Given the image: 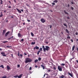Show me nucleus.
<instances>
[{
    "instance_id": "ddd939ff",
    "label": "nucleus",
    "mask_w": 78,
    "mask_h": 78,
    "mask_svg": "<svg viewBox=\"0 0 78 78\" xmlns=\"http://www.w3.org/2000/svg\"><path fill=\"white\" fill-rule=\"evenodd\" d=\"M66 33H68V34H70V33H69V31L67 29H66Z\"/></svg>"
},
{
    "instance_id": "603ef678",
    "label": "nucleus",
    "mask_w": 78,
    "mask_h": 78,
    "mask_svg": "<svg viewBox=\"0 0 78 78\" xmlns=\"http://www.w3.org/2000/svg\"><path fill=\"white\" fill-rule=\"evenodd\" d=\"M51 27H52V26L51 25L50 26V28H51Z\"/></svg>"
},
{
    "instance_id": "473e14b6",
    "label": "nucleus",
    "mask_w": 78,
    "mask_h": 78,
    "mask_svg": "<svg viewBox=\"0 0 78 78\" xmlns=\"http://www.w3.org/2000/svg\"><path fill=\"white\" fill-rule=\"evenodd\" d=\"M6 47H7V48H9L10 47H11V46H6Z\"/></svg>"
},
{
    "instance_id": "7c9ffc66",
    "label": "nucleus",
    "mask_w": 78,
    "mask_h": 78,
    "mask_svg": "<svg viewBox=\"0 0 78 78\" xmlns=\"http://www.w3.org/2000/svg\"><path fill=\"white\" fill-rule=\"evenodd\" d=\"M67 38L68 39H70V36L67 37Z\"/></svg>"
},
{
    "instance_id": "6e6d98bb",
    "label": "nucleus",
    "mask_w": 78,
    "mask_h": 78,
    "mask_svg": "<svg viewBox=\"0 0 78 78\" xmlns=\"http://www.w3.org/2000/svg\"><path fill=\"white\" fill-rule=\"evenodd\" d=\"M14 2L15 3H16V1L15 0H14Z\"/></svg>"
},
{
    "instance_id": "7ed1b4c3",
    "label": "nucleus",
    "mask_w": 78,
    "mask_h": 78,
    "mask_svg": "<svg viewBox=\"0 0 78 78\" xmlns=\"http://www.w3.org/2000/svg\"><path fill=\"white\" fill-rule=\"evenodd\" d=\"M23 75V74H21L19 76H18V75H16L15 76H13V77L14 78H21V77Z\"/></svg>"
},
{
    "instance_id": "39448f33",
    "label": "nucleus",
    "mask_w": 78,
    "mask_h": 78,
    "mask_svg": "<svg viewBox=\"0 0 78 78\" xmlns=\"http://www.w3.org/2000/svg\"><path fill=\"white\" fill-rule=\"evenodd\" d=\"M41 20L42 23H44V22H45V19H41Z\"/></svg>"
},
{
    "instance_id": "f704fd0d",
    "label": "nucleus",
    "mask_w": 78,
    "mask_h": 78,
    "mask_svg": "<svg viewBox=\"0 0 78 78\" xmlns=\"http://www.w3.org/2000/svg\"><path fill=\"white\" fill-rule=\"evenodd\" d=\"M3 54H5V53H4V52H1V54L2 55H3Z\"/></svg>"
},
{
    "instance_id": "6e6552de",
    "label": "nucleus",
    "mask_w": 78,
    "mask_h": 78,
    "mask_svg": "<svg viewBox=\"0 0 78 78\" xmlns=\"http://www.w3.org/2000/svg\"><path fill=\"white\" fill-rule=\"evenodd\" d=\"M16 9L17 10V11L18 12L19 14H21V13H22V12H21V11L20 10H19L18 9L16 8Z\"/></svg>"
},
{
    "instance_id": "3c124183",
    "label": "nucleus",
    "mask_w": 78,
    "mask_h": 78,
    "mask_svg": "<svg viewBox=\"0 0 78 78\" xmlns=\"http://www.w3.org/2000/svg\"><path fill=\"white\" fill-rule=\"evenodd\" d=\"M67 19H70V18L69 17H67Z\"/></svg>"
},
{
    "instance_id": "13d9d810",
    "label": "nucleus",
    "mask_w": 78,
    "mask_h": 78,
    "mask_svg": "<svg viewBox=\"0 0 78 78\" xmlns=\"http://www.w3.org/2000/svg\"><path fill=\"white\" fill-rule=\"evenodd\" d=\"M68 6L69 7H70V5H69V4H68Z\"/></svg>"
},
{
    "instance_id": "423d86ee",
    "label": "nucleus",
    "mask_w": 78,
    "mask_h": 78,
    "mask_svg": "<svg viewBox=\"0 0 78 78\" xmlns=\"http://www.w3.org/2000/svg\"><path fill=\"white\" fill-rule=\"evenodd\" d=\"M39 47L36 46V47H34V50H36H36H38V49H39Z\"/></svg>"
},
{
    "instance_id": "9b49d317",
    "label": "nucleus",
    "mask_w": 78,
    "mask_h": 78,
    "mask_svg": "<svg viewBox=\"0 0 78 78\" xmlns=\"http://www.w3.org/2000/svg\"><path fill=\"white\" fill-rule=\"evenodd\" d=\"M65 75H62V76H59V78H65Z\"/></svg>"
},
{
    "instance_id": "2f4dec72",
    "label": "nucleus",
    "mask_w": 78,
    "mask_h": 78,
    "mask_svg": "<svg viewBox=\"0 0 78 78\" xmlns=\"http://www.w3.org/2000/svg\"><path fill=\"white\" fill-rule=\"evenodd\" d=\"M39 50L40 51H42V48H40Z\"/></svg>"
},
{
    "instance_id": "338daca9",
    "label": "nucleus",
    "mask_w": 78,
    "mask_h": 78,
    "mask_svg": "<svg viewBox=\"0 0 78 78\" xmlns=\"http://www.w3.org/2000/svg\"><path fill=\"white\" fill-rule=\"evenodd\" d=\"M12 57L13 56V54H12L11 55Z\"/></svg>"
},
{
    "instance_id": "a19ab883",
    "label": "nucleus",
    "mask_w": 78,
    "mask_h": 78,
    "mask_svg": "<svg viewBox=\"0 0 78 78\" xmlns=\"http://www.w3.org/2000/svg\"><path fill=\"white\" fill-rule=\"evenodd\" d=\"M56 67H53V69H54V70H56Z\"/></svg>"
},
{
    "instance_id": "e2e57ef3",
    "label": "nucleus",
    "mask_w": 78,
    "mask_h": 78,
    "mask_svg": "<svg viewBox=\"0 0 78 78\" xmlns=\"http://www.w3.org/2000/svg\"><path fill=\"white\" fill-rule=\"evenodd\" d=\"M38 52L39 53H40V52H41V51L40 50Z\"/></svg>"
},
{
    "instance_id": "1a4fd4ad",
    "label": "nucleus",
    "mask_w": 78,
    "mask_h": 78,
    "mask_svg": "<svg viewBox=\"0 0 78 78\" xmlns=\"http://www.w3.org/2000/svg\"><path fill=\"white\" fill-rule=\"evenodd\" d=\"M6 33V30H3V32H2V35H5V34Z\"/></svg>"
},
{
    "instance_id": "5701e85b",
    "label": "nucleus",
    "mask_w": 78,
    "mask_h": 78,
    "mask_svg": "<svg viewBox=\"0 0 78 78\" xmlns=\"http://www.w3.org/2000/svg\"><path fill=\"white\" fill-rule=\"evenodd\" d=\"M64 12L66 14L68 15V13H67L66 11V10H64Z\"/></svg>"
},
{
    "instance_id": "49530a36",
    "label": "nucleus",
    "mask_w": 78,
    "mask_h": 78,
    "mask_svg": "<svg viewBox=\"0 0 78 78\" xmlns=\"http://www.w3.org/2000/svg\"><path fill=\"white\" fill-rule=\"evenodd\" d=\"M12 39V38H11V37L9 38L8 39L9 40H10V39Z\"/></svg>"
},
{
    "instance_id": "72a5a7b5",
    "label": "nucleus",
    "mask_w": 78,
    "mask_h": 78,
    "mask_svg": "<svg viewBox=\"0 0 78 78\" xmlns=\"http://www.w3.org/2000/svg\"><path fill=\"white\" fill-rule=\"evenodd\" d=\"M27 22H30V20H27Z\"/></svg>"
},
{
    "instance_id": "4c0bfd02",
    "label": "nucleus",
    "mask_w": 78,
    "mask_h": 78,
    "mask_svg": "<svg viewBox=\"0 0 78 78\" xmlns=\"http://www.w3.org/2000/svg\"><path fill=\"white\" fill-rule=\"evenodd\" d=\"M52 5H55V3H52Z\"/></svg>"
},
{
    "instance_id": "a18cd8bd",
    "label": "nucleus",
    "mask_w": 78,
    "mask_h": 78,
    "mask_svg": "<svg viewBox=\"0 0 78 78\" xmlns=\"http://www.w3.org/2000/svg\"><path fill=\"white\" fill-rule=\"evenodd\" d=\"M20 56L21 57H22V56H23V55H22V54H20Z\"/></svg>"
},
{
    "instance_id": "bf43d9fd",
    "label": "nucleus",
    "mask_w": 78,
    "mask_h": 78,
    "mask_svg": "<svg viewBox=\"0 0 78 78\" xmlns=\"http://www.w3.org/2000/svg\"><path fill=\"white\" fill-rule=\"evenodd\" d=\"M37 55H39V52H37Z\"/></svg>"
},
{
    "instance_id": "c756f323",
    "label": "nucleus",
    "mask_w": 78,
    "mask_h": 78,
    "mask_svg": "<svg viewBox=\"0 0 78 78\" xmlns=\"http://www.w3.org/2000/svg\"><path fill=\"white\" fill-rule=\"evenodd\" d=\"M2 43H4V44H5V43H6V42H8V41H2Z\"/></svg>"
},
{
    "instance_id": "e433bc0d",
    "label": "nucleus",
    "mask_w": 78,
    "mask_h": 78,
    "mask_svg": "<svg viewBox=\"0 0 78 78\" xmlns=\"http://www.w3.org/2000/svg\"><path fill=\"white\" fill-rule=\"evenodd\" d=\"M75 34H76V35H78V32H76L75 33Z\"/></svg>"
},
{
    "instance_id": "680f3d73",
    "label": "nucleus",
    "mask_w": 78,
    "mask_h": 78,
    "mask_svg": "<svg viewBox=\"0 0 78 78\" xmlns=\"http://www.w3.org/2000/svg\"><path fill=\"white\" fill-rule=\"evenodd\" d=\"M9 3H10V4H11V2H10V1H9Z\"/></svg>"
},
{
    "instance_id": "5fc2aeb1",
    "label": "nucleus",
    "mask_w": 78,
    "mask_h": 78,
    "mask_svg": "<svg viewBox=\"0 0 78 78\" xmlns=\"http://www.w3.org/2000/svg\"><path fill=\"white\" fill-rule=\"evenodd\" d=\"M21 11H22V12H23V9H21Z\"/></svg>"
},
{
    "instance_id": "4d7b16f0",
    "label": "nucleus",
    "mask_w": 78,
    "mask_h": 78,
    "mask_svg": "<svg viewBox=\"0 0 78 78\" xmlns=\"http://www.w3.org/2000/svg\"><path fill=\"white\" fill-rule=\"evenodd\" d=\"M23 25H25V23H23Z\"/></svg>"
},
{
    "instance_id": "de8ad7c7",
    "label": "nucleus",
    "mask_w": 78,
    "mask_h": 78,
    "mask_svg": "<svg viewBox=\"0 0 78 78\" xmlns=\"http://www.w3.org/2000/svg\"><path fill=\"white\" fill-rule=\"evenodd\" d=\"M71 42H73V39H71Z\"/></svg>"
},
{
    "instance_id": "c03bdc74",
    "label": "nucleus",
    "mask_w": 78,
    "mask_h": 78,
    "mask_svg": "<svg viewBox=\"0 0 78 78\" xmlns=\"http://www.w3.org/2000/svg\"><path fill=\"white\" fill-rule=\"evenodd\" d=\"M31 67H30V68H29V70H31Z\"/></svg>"
},
{
    "instance_id": "0e129e2a",
    "label": "nucleus",
    "mask_w": 78,
    "mask_h": 78,
    "mask_svg": "<svg viewBox=\"0 0 78 78\" xmlns=\"http://www.w3.org/2000/svg\"><path fill=\"white\" fill-rule=\"evenodd\" d=\"M24 54L25 55H27V54H26V53H25Z\"/></svg>"
},
{
    "instance_id": "c85d7f7f",
    "label": "nucleus",
    "mask_w": 78,
    "mask_h": 78,
    "mask_svg": "<svg viewBox=\"0 0 78 78\" xmlns=\"http://www.w3.org/2000/svg\"><path fill=\"white\" fill-rule=\"evenodd\" d=\"M41 57H39L38 58V61H41Z\"/></svg>"
},
{
    "instance_id": "4468645a",
    "label": "nucleus",
    "mask_w": 78,
    "mask_h": 78,
    "mask_svg": "<svg viewBox=\"0 0 78 78\" xmlns=\"http://www.w3.org/2000/svg\"><path fill=\"white\" fill-rule=\"evenodd\" d=\"M75 46L74 45L72 48V51H73V50H74V49H75Z\"/></svg>"
},
{
    "instance_id": "58836bf2",
    "label": "nucleus",
    "mask_w": 78,
    "mask_h": 78,
    "mask_svg": "<svg viewBox=\"0 0 78 78\" xmlns=\"http://www.w3.org/2000/svg\"><path fill=\"white\" fill-rule=\"evenodd\" d=\"M21 41L22 42H23V39H22L21 40Z\"/></svg>"
},
{
    "instance_id": "f257e3e1",
    "label": "nucleus",
    "mask_w": 78,
    "mask_h": 78,
    "mask_svg": "<svg viewBox=\"0 0 78 78\" xmlns=\"http://www.w3.org/2000/svg\"><path fill=\"white\" fill-rule=\"evenodd\" d=\"M45 47L46 48H45V46L44 45H43L42 46L44 52H46V51H48V50H50V47H49L46 46Z\"/></svg>"
},
{
    "instance_id": "a211bd4d",
    "label": "nucleus",
    "mask_w": 78,
    "mask_h": 78,
    "mask_svg": "<svg viewBox=\"0 0 78 78\" xmlns=\"http://www.w3.org/2000/svg\"><path fill=\"white\" fill-rule=\"evenodd\" d=\"M61 66H65V64L64 63H62L61 64H60Z\"/></svg>"
},
{
    "instance_id": "69168bd1",
    "label": "nucleus",
    "mask_w": 78,
    "mask_h": 78,
    "mask_svg": "<svg viewBox=\"0 0 78 78\" xmlns=\"http://www.w3.org/2000/svg\"><path fill=\"white\" fill-rule=\"evenodd\" d=\"M11 37L12 38H13V37H14V36H12V37Z\"/></svg>"
},
{
    "instance_id": "f3484780",
    "label": "nucleus",
    "mask_w": 78,
    "mask_h": 78,
    "mask_svg": "<svg viewBox=\"0 0 78 78\" xmlns=\"http://www.w3.org/2000/svg\"><path fill=\"white\" fill-rule=\"evenodd\" d=\"M2 12H1V14L0 15V17H3V14H2Z\"/></svg>"
},
{
    "instance_id": "4be33fe9",
    "label": "nucleus",
    "mask_w": 78,
    "mask_h": 78,
    "mask_svg": "<svg viewBox=\"0 0 78 78\" xmlns=\"http://www.w3.org/2000/svg\"><path fill=\"white\" fill-rule=\"evenodd\" d=\"M58 1L57 0H55V1H53V2H54L55 3H58Z\"/></svg>"
},
{
    "instance_id": "20e7f679",
    "label": "nucleus",
    "mask_w": 78,
    "mask_h": 78,
    "mask_svg": "<svg viewBox=\"0 0 78 78\" xmlns=\"http://www.w3.org/2000/svg\"><path fill=\"white\" fill-rule=\"evenodd\" d=\"M58 70L59 71H60L61 72V71H62V67H61L60 66H58Z\"/></svg>"
},
{
    "instance_id": "a878e982",
    "label": "nucleus",
    "mask_w": 78,
    "mask_h": 78,
    "mask_svg": "<svg viewBox=\"0 0 78 78\" xmlns=\"http://www.w3.org/2000/svg\"><path fill=\"white\" fill-rule=\"evenodd\" d=\"M1 2H0V4H3V1L0 0Z\"/></svg>"
},
{
    "instance_id": "ea45409f",
    "label": "nucleus",
    "mask_w": 78,
    "mask_h": 78,
    "mask_svg": "<svg viewBox=\"0 0 78 78\" xmlns=\"http://www.w3.org/2000/svg\"><path fill=\"white\" fill-rule=\"evenodd\" d=\"M2 56H6V55L5 54H2Z\"/></svg>"
},
{
    "instance_id": "0eeeda50",
    "label": "nucleus",
    "mask_w": 78,
    "mask_h": 78,
    "mask_svg": "<svg viewBox=\"0 0 78 78\" xmlns=\"http://www.w3.org/2000/svg\"><path fill=\"white\" fill-rule=\"evenodd\" d=\"M9 33H10V32H9V31H8L7 33H6L5 34V37H6L8 35V34H9Z\"/></svg>"
},
{
    "instance_id": "bb28decb",
    "label": "nucleus",
    "mask_w": 78,
    "mask_h": 78,
    "mask_svg": "<svg viewBox=\"0 0 78 78\" xmlns=\"http://www.w3.org/2000/svg\"><path fill=\"white\" fill-rule=\"evenodd\" d=\"M0 67L2 68V69H4V66H3V65H1L0 66Z\"/></svg>"
},
{
    "instance_id": "9d476101",
    "label": "nucleus",
    "mask_w": 78,
    "mask_h": 78,
    "mask_svg": "<svg viewBox=\"0 0 78 78\" xmlns=\"http://www.w3.org/2000/svg\"><path fill=\"white\" fill-rule=\"evenodd\" d=\"M18 37H21V36H22V34H21L20 33H18Z\"/></svg>"
},
{
    "instance_id": "2eb2a0df",
    "label": "nucleus",
    "mask_w": 78,
    "mask_h": 78,
    "mask_svg": "<svg viewBox=\"0 0 78 78\" xmlns=\"http://www.w3.org/2000/svg\"><path fill=\"white\" fill-rule=\"evenodd\" d=\"M7 70H9L11 68L9 66H7Z\"/></svg>"
},
{
    "instance_id": "8fccbe9b",
    "label": "nucleus",
    "mask_w": 78,
    "mask_h": 78,
    "mask_svg": "<svg viewBox=\"0 0 78 78\" xmlns=\"http://www.w3.org/2000/svg\"><path fill=\"white\" fill-rule=\"evenodd\" d=\"M35 67H36V68H37V66L36 65L35 66Z\"/></svg>"
},
{
    "instance_id": "b1692460",
    "label": "nucleus",
    "mask_w": 78,
    "mask_h": 78,
    "mask_svg": "<svg viewBox=\"0 0 78 78\" xmlns=\"http://www.w3.org/2000/svg\"><path fill=\"white\" fill-rule=\"evenodd\" d=\"M30 34H31V35L32 36H33V37L34 36V34H33V33L31 32L30 33Z\"/></svg>"
},
{
    "instance_id": "774afa93",
    "label": "nucleus",
    "mask_w": 78,
    "mask_h": 78,
    "mask_svg": "<svg viewBox=\"0 0 78 78\" xmlns=\"http://www.w3.org/2000/svg\"><path fill=\"white\" fill-rule=\"evenodd\" d=\"M76 62H77V63H78V60H76Z\"/></svg>"
},
{
    "instance_id": "dca6fc26",
    "label": "nucleus",
    "mask_w": 78,
    "mask_h": 78,
    "mask_svg": "<svg viewBox=\"0 0 78 78\" xmlns=\"http://www.w3.org/2000/svg\"><path fill=\"white\" fill-rule=\"evenodd\" d=\"M41 67H42L43 68V69H45V67H44V65H41Z\"/></svg>"
},
{
    "instance_id": "f8f14e48",
    "label": "nucleus",
    "mask_w": 78,
    "mask_h": 78,
    "mask_svg": "<svg viewBox=\"0 0 78 78\" xmlns=\"http://www.w3.org/2000/svg\"><path fill=\"white\" fill-rule=\"evenodd\" d=\"M68 74L69 75H70V76H71V77H73V75H72V74L71 73L68 72Z\"/></svg>"
},
{
    "instance_id": "6ab92c4d",
    "label": "nucleus",
    "mask_w": 78,
    "mask_h": 78,
    "mask_svg": "<svg viewBox=\"0 0 78 78\" xmlns=\"http://www.w3.org/2000/svg\"><path fill=\"white\" fill-rule=\"evenodd\" d=\"M2 78H8V77L6 76H4L2 77Z\"/></svg>"
},
{
    "instance_id": "09e8293b",
    "label": "nucleus",
    "mask_w": 78,
    "mask_h": 78,
    "mask_svg": "<svg viewBox=\"0 0 78 78\" xmlns=\"http://www.w3.org/2000/svg\"><path fill=\"white\" fill-rule=\"evenodd\" d=\"M8 8H11V6H9L8 7Z\"/></svg>"
},
{
    "instance_id": "393cba45",
    "label": "nucleus",
    "mask_w": 78,
    "mask_h": 78,
    "mask_svg": "<svg viewBox=\"0 0 78 78\" xmlns=\"http://www.w3.org/2000/svg\"><path fill=\"white\" fill-rule=\"evenodd\" d=\"M63 25L65 26V27H66V28H67V25L65 23H63Z\"/></svg>"
},
{
    "instance_id": "cd10ccee",
    "label": "nucleus",
    "mask_w": 78,
    "mask_h": 78,
    "mask_svg": "<svg viewBox=\"0 0 78 78\" xmlns=\"http://www.w3.org/2000/svg\"><path fill=\"white\" fill-rule=\"evenodd\" d=\"M35 44V42H32L31 45H34Z\"/></svg>"
},
{
    "instance_id": "052dcab7",
    "label": "nucleus",
    "mask_w": 78,
    "mask_h": 78,
    "mask_svg": "<svg viewBox=\"0 0 78 78\" xmlns=\"http://www.w3.org/2000/svg\"><path fill=\"white\" fill-rule=\"evenodd\" d=\"M0 51H2V49L0 48Z\"/></svg>"
},
{
    "instance_id": "c9c22d12",
    "label": "nucleus",
    "mask_w": 78,
    "mask_h": 78,
    "mask_svg": "<svg viewBox=\"0 0 78 78\" xmlns=\"http://www.w3.org/2000/svg\"><path fill=\"white\" fill-rule=\"evenodd\" d=\"M71 9H72V10H73V9H74L73 8V7H71Z\"/></svg>"
},
{
    "instance_id": "aec40b11",
    "label": "nucleus",
    "mask_w": 78,
    "mask_h": 78,
    "mask_svg": "<svg viewBox=\"0 0 78 78\" xmlns=\"http://www.w3.org/2000/svg\"><path fill=\"white\" fill-rule=\"evenodd\" d=\"M47 70L48 72H50L51 71V70H50V69H47Z\"/></svg>"
},
{
    "instance_id": "f03ea898",
    "label": "nucleus",
    "mask_w": 78,
    "mask_h": 78,
    "mask_svg": "<svg viewBox=\"0 0 78 78\" xmlns=\"http://www.w3.org/2000/svg\"><path fill=\"white\" fill-rule=\"evenodd\" d=\"M31 61H32V59L30 58H27L26 59L25 63H28V62H31Z\"/></svg>"
},
{
    "instance_id": "37998d69",
    "label": "nucleus",
    "mask_w": 78,
    "mask_h": 78,
    "mask_svg": "<svg viewBox=\"0 0 78 78\" xmlns=\"http://www.w3.org/2000/svg\"><path fill=\"white\" fill-rule=\"evenodd\" d=\"M17 67H20V65H17Z\"/></svg>"
},
{
    "instance_id": "412c9836",
    "label": "nucleus",
    "mask_w": 78,
    "mask_h": 78,
    "mask_svg": "<svg viewBox=\"0 0 78 78\" xmlns=\"http://www.w3.org/2000/svg\"><path fill=\"white\" fill-rule=\"evenodd\" d=\"M38 62V60L37 59H36L35 60L34 62H35V63H36V62Z\"/></svg>"
},
{
    "instance_id": "864d4df0",
    "label": "nucleus",
    "mask_w": 78,
    "mask_h": 78,
    "mask_svg": "<svg viewBox=\"0 0 78 78\" xmlns=\"http://www.w3.org/2000/svg\"><path fill=\"white\" fill-rule=\"evenodd\" d=\"M26 5L27 6H29V5H28V4H26Z\"/></svg>"
},
{
    "instance_id": "79ce46f5",
    "label": "nucleus",
    "mask_w": 78,
    "mask_h": 78,
    "mask_svg": "<svg viewBox=\"0 0 78 78\" xmlns=\"http://www.w3.org/2000/svg\"><path fill=\"white\" fill-rule=\"evenodd\" d=\"M71 4H72V5H73V4H74V2H72Z\"/></svg>"
}]
</instances>
